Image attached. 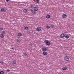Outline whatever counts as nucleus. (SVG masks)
Wrapping results in <instances>:
<instances>
[{
  "mask_svg": "<svg viewBox=\"0 0 74 74\" xmlns=\"http://www.w3.org/2000/svg\"><path fill=\"white\" fill-rule=\"evenodd\" d=\"M45 43L47 45H51V42L49 41H48V40H45L44 41Z\"/></svg>",
  "mask_w": 74,
  "mask_h": 74,
  "instance_id": "f257e3e1",
  "label": "nucleus"
},
{
  "mask_svg": "<svg viewBox=\"0 0 74 74\" xmlns=\"http://www.w3.org/2000/svg\"><path fill=\"white\" fill-rule=\"evenodd\" d=\"M64 59L66 61H67V62H68V61H69V58L68 56H65L64 58Z\"/></svg>",
  "mask_w": 74,
  "mask_h": 74,
  "instance_id": "f03ea898",
  "label": "nucleus"
},
{
  "mask_svg": "<svg viewBox=\"0 0 74 74\" xmlns=\"http://www.w3.org/2000/svg\"><path fill=\"white\" fill-rule=\"evenodd\" d=\"M36 31H40L41 30V28L40 27H38L36 29Z\"/></svg>",
  "mask_w": 74,
  "mask_h": 74,
  "instance_id": "7ed1b4c3",
  "label": "nucleus"
},
{
  "mask_svg": "<svg viewBox=\"0 0 74 74\" xmlns=\"http://www.w3.org/2000/svg\"><path fill=\"white\" fill-rule=\"evenodd\" d=\"M67 14H64L62 15V18H67Z\"/></svg>",
  "mask_w": 74,
  "mask_h": 74,
  "instance_id": "20e7f679",
  "label": "nucleus"
},
{
  "mask_svg": "<svg viewBox=\"0 0 74 74\" xmlns=\"http://www.w3.org/2000/svg\"><path fill=\"white\" fill-rule=\"evenodd\" d=\"M42 49L43 51H46L47 49L45 48V47H43L42 48Z\"/></svg>",
  "mask_w": 74,
  "mask_h": 74,
  "instance_id": "39448f33",
  "label": "nucleus"
},
{
  "mask_svg": "<svg viewBox=\"0 0 74 74\" xmlns=\"http://www.w3.org/2000/svg\"><path fill=\"white\" fill-rule=\"evenodd\" d=\"M64 36H64V34H62L60 35V37L61 38H63V37H64Z\"/></svg>",
  "mask_w": 74,
  "mask_h": 74,
  "instance_id": "423d86ee",
  "label": "nucleus"
},
{
  "mask_svg": "<svg viewBox=\"0 0 74 74\" xmlns=\"http://www.w3.org/2000/svg\"><path fill=\"white\" fill-rule=\"evenodd\" d=\"M17 41L18 42H21V39L18 38L17 39Z\"/></svg>",
  "mask_w": 74,
  "mask_h": 74,
  "instance_id": "0eeeda50",
  "label": "nucleus"
},
{
  "mask_svg": "<svg viewBox=\"0 0 74 74\" xmlns=\"http://www.w3.org/2000/svg\"><path fill=\"white\" fill-rule=\"evenodd\" d=\"M43 54L44 55H47L48 53H47V52H43Z\"/></svg>",
  "mask_w": 74,
  "mask_h": 74,
  "instance_id": "6e6552de",
  "label": "nucleus"
},
{
  "mask_svg": "<svg viewBox=\"0 0 74 74\" xmlns=\"http://www.w3.org/2000/svg\"><path fill=\"white\" fill-rule=\"evenodd\" d=\"M34 10L35 11H37L38 10V8L37 7H35L34 8Z\"/></svg>",
  "mask_w": 74,
  "mask_h": 74,
  "instance_id": "1a4fd4ad",
  "label": "nucleus"
},
{
  "mask_svg": "<svg viewBox=\"0 0 74 74\" xmlns=\"http://www.w3.org/2000/svg\"><path fill=\"white\" fill-rule=\"evenodd\" d=\"M0 36L1 38H4V35L1 34Z\"/></svg>",
  "mask_w": 74,
  "mask_h": 74,
  "instance_id": "9d476101",
  "label": "nucleus"
},
{
  "mask_svg": "<svg viewBox=\"0 0 74 74\" xmlns=\"http://www.w3.org/2000/svg\"><path fill=\"white\" fill-rule=\"evenodd\" d=\"M27 10L26 9H24L23 10L24 13H27Z\"/></svg>",
  "mask_w": 74,
  "mask_h": 74,
  "instance_id": "9b49d317",
  "label": "nucleus"
},
{
  "mask_svg": "<svg viewBox=\"0 0 74 74\" xmlns=\"http://www.w3.org/2000/svg\"><path fill=\"white\" fill-rule=\"evenodd\" d=\"M22 35V34L21 33H18V36L19 37H20V36H21Z\"/></svg>",
  "mask_w": 74,
  "mask_h": 74,
  "instance_id": "f8f14e48",
  "label": "nucleus"
},
{
  "mask_svg": "<svg viewBox=\"0 0 74 74\" xmlns=\"http://www.w3.org/2000/svg\"><path fill=\"white\" fill-rule=\"evenodd\" d=\"M50 16L49 15H47V16H46V18H50Z\"/></svg>",
  "mask_w": 74,
  "mask_h": 74,
  "instance_id": "ddd939ff",
  "label": "nucleus"
},
{
  "mask_svg": "<svg viewBox=\"0 0 74 74\" xmlns=\"http://www.w3.org/2000/svg\"><path fill=\"white\" fill-rule=\"evenodd\" d=\"M62 69L63 70H67V68L66 67H64L62 68Z\"/></svg>",
  "mask_w": 74,
  "mask_h": 74,
  "instance_id": "4468645a",
  "label": "nucleus"
},
{
  "mask_svg": "<svg viewBox=\"0 0 74 74\" xmlns=\"http://www.w3.org/2000/svg\"><path fill=\"white\" fill-rule=\"evenodd\" d=\"M64 37H65L66 38L68 39L69 38V36H68L66 35L64 36Z\"/></svg>",
  "mask_w": 74,
  "mask_h": 74,
  "instance_id": "2eb2a0df",
  "label": "nucleus"
},
{
  "mask_svg": "<svg viewBox=\"0 0 74 74\" xmlns=\"http://www.w3.org/2000/svg\"><path fill=\"white\" fill-rule=\"evenodd\" d=\"M16 61H14L12 62V64H16Z\"/></svg>",
  "mask_w": 74,
  "mask_h": 74,
  "instance_id": "dca6fc26",
  "label": "nucleus"
},
{
  "mask_svg": "<svg viewBox=\"0 0 74 74\" xmlns=\"http://www.w3.org/2000/svg\"><path fill=\"white\" fill-rule=\"evenodd\" d=\"M46 27V28H47V29H49V28H50V27H49V26L47 25Z\"/></svg>",
  "mask_w": 74,
  "mask_h": 74,
  "instance_id": "f3484780",
  "label": "nucleus"
},
{
  "mask_svg": "<svg viewBox=\"0 0 74 74\" xmlns=\"http://www.w3.org/2000/svg\"><path fill=\"white\" fill-rule=\"evenodd\" d=\"M30 8H33V4H31L30 5Z\"/></svg>",
  "mask_w": 74,
  "mask_h": 74,
  "instance_id": "a211bd4d",
  "label": "nucleus"
},
{
  "mask_svg": "<svg viewBox=\"0 0 74 74\" xmlns=\"http://www.w3.org/2000/svg\"><path fill=\"white\" fill-rule=\"evenodd\" d=\"M36 13V11H34L32 12V14L33 15H34Z\"/></svg>",
  "mask_w": 74,
  "mask_h": 74,
  "instance_id": "6ab92c4d",
  "label": "nucleus"
},
{
  "mask_svg": "<svg viewBox=\"0 0 74 74\" xmlns=\"http://www.w3.org/2000/svg\"><path fill=\"white\" fill-rule=\"evenodd\" d=\"M25 30H28L29 28L27 27H25Z\"/></svg>",
  "mask_w": 74,
  "mask_h": 74,
  "instance_id": "aec40b11",
  "label": "nucleus"
},
{
  "mask_svg": "<svg viewBox=\"0 0 74 74\" xmlns=\"http://www.w3.org/2000/svg\"><path fill=\"white\" fill-rule=\"evenodd\" d=\"M5 32L4 31H3L2 33V34H5Z\"/></svg>",
  "mask_w": 74,
  "mask_h": 74,
  "instance_id": "412c9836",
  "label": "nucleus"
},
{
  "mask_svg": "<svg viewBox=\"0 0 74 74\" xmlns=\"http://www.w3.org/2000/svg\"><path fill=\"white\" fill-rule=\"evenodd\" d=\"M0 74H4V72L3 71H1L0 72Z\"/></svg>",
  "mask_w": 74,
  "mask_h": 74,
  "instance_id": "4be33fe9",
  "label": "nucleus"
},
{
  "mask_svg": "<svg viewBox=\"0 0 74 74\" xmlns=\"http://www.w3.org/2000/svg\"><path fill=\"white\" fill-rule=\"evenodd\" d=\"M1 11L3 12L4 11V8H2V9H1Z\"/></svg>",
  "mask_w": 74,
  "mask_h": 74,
  "instance_id": "5701e85b",
  "label": "nucleus"
},
{
  "mask_svg": "<svg viewBox=\"0 0 74 74\" xmlns=\"http://www.w3.org/2000/svg\"><path fill=\"white\" fill-rule=\"evenodd\" d=\"M40 2V0H37L36 3H39Z\"/></svg>",
  "mask_w": 74,
  "mask_h": 74,
  "instance_id": "b1692460",
  "label": "nucleus"
},
{
  "mask_svg": "<svg viewBox=\"0 0 74 74\" xmlns=\"http://www.w3.org/2000/svg\"><path fill=\"white\" fill-rule=\"evenodd\" d=\"M3 28H1L0 29V31H2V30H3Z\"/></svg>",
  "mask_w": 74,
  "mask_h": 74,
  "instance_id": "393cba45",
  "label": "nucleus"
},
{
  "mask_svg": "<svg viewBox=\"0 0 74 74\" xmlns=\"http://www.w3.org/2000/svg\"><path fill=\"white\" fill-rule=\"evenodd\" d=\"M27 33H28V34H30V31H28L27 32Z\"/></svg>",
  "mask_w": 74,
  "mask_h": 74,
  "instance_id": "a878e982",
  "label": "nucleus"
},
{
  "mask_svg": "<svg viewBox=\"0 0 74 74\" xmlns=\"http://www.w3.org/2000/svg\"><path fill=\"white\" fill-rule=\"evenodd\" d=\"M23 54H24V55H25V56H27V54L25 53H23Z\"/></svg>",
  "mask_w": 74,
  "mask_h": 74,
  "instance_id": "bb28decb",
  "label": "nucleus"
},
{
  "mask_svg": "<svg viewBox=\"0 0 74 74\" xmlns=\"http://www.w3.org/2000/svg\"><path fill=\"white\" fill-rule=\"evenodd\" d=\"M0 63H1V64H4V62H2L1 61Z\"/></svg>",
  "mask_w": 74,
  "mask_h": 74,
  "instance_id": "cd10ccee",
  "label": "nucleus"
},
{
  "mask_svg": "<svg viewBox=\"0 0 74 74\" xmlns=\"http://www.w3.org/2000/svg\"><path fill=\"white\" fill-rule=\"evenodd\" d=\"M45 47L46 48V49H47H47H48V47Z\"/></svg>",
  "mask_w": 74,
  "mask_h": 74,
  "instance_id": "c85d7f7f",
  "label": "nucleus"
},
{
  "mask_svg": "<svg viewBox=\"0 0 74 74\" xmlns=\"http://www.w3.org/2000/svg\"><path fill=\"white\" fill-rule=\"evenodd\" d=\"M53 25H51V27H52V28H53Z\"/></svg>",
  "mask_w": 74,
  "mask_h": 74,
  "instance_id": "c756f323",
  "label": "nucleus"
},
{
  "mask_svg": "<svg viewBox=\"0 0 74 74\" xmlns=\"http://www.w3.org/2000/svg\"><path fill=\"white\" fill-rule=\"evenodd\" d=\"M10 0H6V1H7V2H8Z\"/></svg>",
  "mask_w": 74,
  "mask_h": 74,
  "instance_id": "7c9ffc66",
  "label": "nucleus"
},
{
  "mask_svg": "<svg viewBox=\"0 0 74 74\" xmlns=\"http://www.w3.org/2000/svg\"><path fill=\"white\" fill-rule=\"evenodd\" d=\"M10 49H13V51H14V49L13 48H10Z\"/></svg>",
  "mask_w": 74,
  "mask_h": 74,
  "instance_id": "2f4dec72",
  "label": "nucleus"
},
{
  "mask_svg": "<svg viewBox=\"0 0 74 74\" xmlns=\"http://www.w3.org/2000/svg\"><path fill=\"white\" fill-rule=\"evenodd\" d=\"M7 71H10V69H8L7 70Z\"/></svg>",
  "mask_w": 74,
  "mask_h": 74,
  "instance_id": "473e14b6",
  "label": "nucleus"
},
{
  "mask_svg": "<svg viewBox=\"0 0 74 74\" xmlns=\"http://www.w3.org/2000/svg\"><path fill=\"white\" fill-rule=\"evenodd\" d=\"M31 11H33V10H31Z\"/></svg>",
  "mask_w": 74,
  "mask_h": 74,
  "instance_id": "72a5a7b5",
  "label": "nucleus"
},
{
  "mask_svg": "<svg viewBox=\"0 0 74 74\" xmlns=\"http://www.w3.org/2000/svg\"><path fill=\"white\" fill-rule=\"evenodd\" d=\"M1 72V71H0V72Z\"/></svg>",
  "mask_w": 74,
  "mask_h": 74,
  "instance_id": "f704fd0d",
  "label": "nucleus"
}]
</instances>
